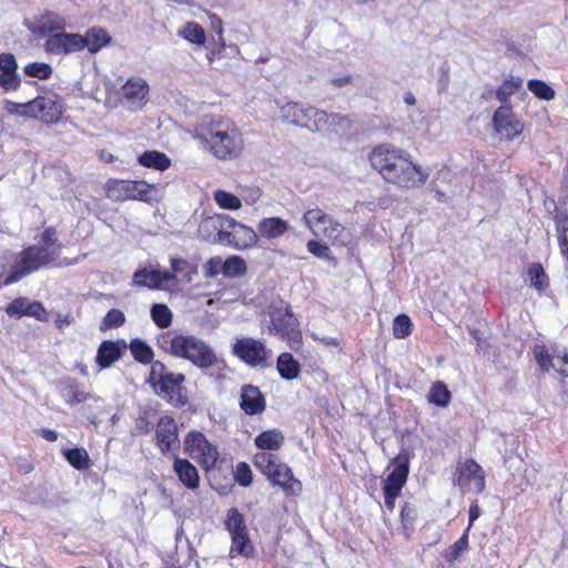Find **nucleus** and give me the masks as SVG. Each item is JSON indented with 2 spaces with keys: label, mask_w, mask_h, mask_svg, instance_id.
Listing matches in <instances>:
<instances>
[{
  "label": "nucleus",
  "mask_w": 568,
  "mask_h": 568,
  "mask_svg": "<svg viewBox=\"0 0 568 568\" xmlns=\"http://www.w3.org/2000/svg\"><path fill=\"white\" fill-rule=\"evenodd\" d=\"M257 242L256 232L233 217L224 214L213 244L233 246V248H250Z\"/></svg>",
  "instance_id": "8"
},
{
  "label": "nucleus",
  "mask_w": 568,
  "mask_h": 568,
  "mask_svg": "<svg viewBox=\"0 0 568 568\" xmlns=\"http://www.w3.org/2000/svg\"><path fill=\"white\" fill-rule=\"evenodd\" d=\"M552 353L558 361V368L556 369L557 373L561 377H568V349L567 348L560 349L558 346H554Z\"/></svg>",
  "instance_id": "59"
},
{
  "label": "nucleus",
  "mask_w": 568,
  "mask_h": 568,
  "mask_svg": "<svg viewBox=\"0 0 568 568\" xmlns=\"http://www.w3.org/2000/svg\"><path fill=\"white\" fill-rule=\"evenodd\" d=\"M325 229V235H318L317 239L324 242L327 246L343 247L347 246L351 242V233L348 230L336 220H332Z\"/></svg>",
  "instance_id": "26"
},
{
  "label": "nucleus",
  "mask_w": 568,
  "mask_h": 568,
  "mask_svg": "<svg viewBox=\"0 0 568 568\" xmlns=\"http://www.w3.org/2000/svg\"><path fill=\"white\" fill-rule=\"evenodd\" d=\"M105 194L115 202L141 201L150 202L155 185L143 180L130 181L121 179H109L105 182Z\"/></svg>",
  "instance_id": "9"
},
{
  "label": "nucleus",
  "mask_w": 568,
  "mask_h": 568,
  "mask_svg": "<svg viewBox=\"0 0 568 568\" xmlns=\"http://www.w3.org/2000/svg\"><path fill=\"white\" fill-rule=\"evenodd\" d=\"M281 462L277 455L270 452H258L253 456V465L263 475L270 474Z\"/></svg>",
  "instance_id": "48"
},
{
  "label": "nucleus",
  "mask_w": 568,
  "mask_h": 568,
  "mask_svg": "<svg viewBox=\"0 0 568 568\" xmlns=\"http://www.w3.org/2000/svg\"><path fill=\"white\" fill-rule=\"evenodd\" d=\"M149 90V84L144 79L133 77L120 88L119 94L121 101L131 109H140L146 102Z\"/></svg>",
  "instance_id": "19"
},
{
  "label": "nucleus",
  "mask_w": 568,
  "mask_h": 568,
  "mask_svg": "<svg viewBox=\"0 0 568 568\" xmlns=\"http://www.w3.org/2000/svg\"><path fill=\"white\" fill-rule=\"evenodd\" d=\"M4 109L10 114H18L24 118H30L29 115V106L26 103H18L12 101H6Z\"/></svg>",
  "instance_id": "61"
},
{
  "label": "nucleus",
  "mask_w": 568,
  "mask_h": 568,
  "mask_svg": "<svg viewBox=\"0 0 568 568\" xmlns=\"http://www.w3.org/2000/svg\"><path fill=\"white\" fill-rule=\"evenodd\" d=\"M172 280L178 278L183 283H191L193 281L194 275L197 274V265L195 263H191L184 258H172Z\"/></svg>",
  "instance_id": "37"
},
{
  "label": "nucleus",
  "mask_w": 568,
  "mask_h": 568,
  "mask_svg": "<svg viewBox=\"0 0 568 568\" xmlns=\"http://www.w3.org/2000/svg\"><path fill=\"white\" fill-rule=\"evenodd\" d=\"M410 455L402 449L392 460V470L383 481V493L400 495L409 475Z\"/></svg>",
  "instance_id": "15"
},
{
  "label": "nucleus",
  "mask_w": 568,
  "mask_h": 568,
  "mask_svg": "<svg viewBox=\"0 0 568 568\" xmlns=\"http://www.w3.org/2000/svg\"><path fill=\"white\" fill-rule=\"evenodd\" d=\"M29 115L48 125L57 124L61 121L65 111L61 98L58 94L51 97L37 95L27 102Z\"/></svg>",
  "instance_id": "13"
},
{
  "label": "nucleus",
  "mask_w": 568,
  "mask_h": 568,
  "mask_svg": "<svg viewBox=\"0 0 568 568\" xmlns=\"http://www.w3.org/2000/svg\"><path fill=\"white\" fill-rule=\"evenodd\" d=\"M213 200L223 210L236 211L242 207L241 199L225 190L214 191Z\"/></svg>",
  "instance_id": "52"
},
{
  "label": "nucleus",
  "mask_w": 568,
  "mask_h": 568,
  "mask_svg": "<svg viewBox=\"0 0 568 568\" xmlns=\"http://www.w3.org/2000/svg\"><path fill=\"white\" fill-rule=\"evenodd\" d=\"M193 138L219 161H235L244 151V138L237 124L222 115H203L194 125Z\"/></svg>",
  "instance_id": "2"
},
{
  "label": "nucleus",
  "mask_w": 568,
  "mask_h": 568,
  "mask_svg": "<svg viewBox=\"0 0 568 568\" xmlns=\"http://www.w3.org/2000/svg\"><path fill=\"white\" fill-rule=\"evenodd\" d=\"M275 466L276 468L264 476L272 485L281 487L286 495H298L302 491V483L294 477L291 467L283 462Z\"/></svg>",
  "instance_id": "21"
},
{
  "label": "nucleus",
  "mask_w": 568,
  "mask_h": 568,
  "mask_svg": "<svg viewBox=\"0 0 568 568\" xmlns=\"http://www.w3.org/2000/svg\"><path fill=\"white\" fill-rule=\"evenodd\" d=\"M240 408L250 416L260 415L266 409V399L261 389L252 384L241 387Z\"/></svg>",
  "instance_id": "22"
},
{
  "label": "nucleus",
  "mask_w": 568,
  "mask_h": 568,
  "mask_svg": "<svg viewBox=\"0 0 568 568\" xmlns=\"http://www.w3.org/2000/svg\"><path fill=\"white\" fill-rule=\"evenodd\" d=\"M172 280V274L168 271L158 270H138L133 275L136 285L148 286L150 288H160L163 284Z\"/></svg>",
  "instance_id": "28"
},
{
  "label": "nucleus",
  "mask_w": 568,
  "mask_h": 568,
  "mask_svg": "<svg viewBox=\"0 0 568 568\" xmlns=\"http://www.w3.org/2000/svg\"><path fill=\"white\" fill-rule=\"evenodd\" d=\"M254 444L263 452L278 450L284 444V435L276 428L264 430L255 437Z\"/></svg>",
  "instance_id": "35"
},
{
  "label": "nucleus",
  "mask_w": 568,
  "mask_h": 568,
  "mask_svg": "<svg viewBox=\"0 0 568 568\" xmlns=\"http://www.w3.org/2000/svg\"><path fill=\"white\" fill-rule=\"evenodd\" d=\"M268 333L284 341L297 352L303 344L301 323L287 303L271 304L268 307Z\"/></svg>",
  "instance_id": "6"
},
{
  "label": "nucleus",
  "mask_w": 568,
  "mask_h": 568,
  "mask_svg": "<svg viewBox=\"0 0 568 568\" xmlns=\"http://www.w3.org/2000/svg\"><path fill=\"white\" fill-rule=\"evenodd\" d=\"M82 34L59 31L45 39L43 48L48 54L68 55L82 51Z\"/></svg>",
  "instance_id": "17"
},
{
  "label": "nucleus",
  "mask_w": 568,
  "mask_h": 568,
  "mask_svg": "<svg viewBox=\"0 0 568 568\" xmlns=\"http://www.w3.org/2000/svg\"><path fill=\"white\" fill-rule=\"evenodd\" d=\"M172 469L184 488L191 491L200 488L201 477L199 469L187 458H182L174 454Z\"/></svg>",
  "instance_id": "20"
},
{
  "label": "nucleus",
  "mask_w": 568,
  "mask_h": 568,
  "mask_svg": "<svg viewBox=\"0 0 568 568\" xmlns=\"http://www.w3.org/2000/svg\"><path fill=\"white\" fill-rule=\"evenodd\" d=\"M527 87L540 100L550 101L555 98V90L545 81L531 79L528 81Z\"/></svg>",
  "instance_id": "55"
},
{
  "label": "nucleus",
  "mask_w": 568,
  "mask_h": 568,
  "mask_svg": "<svg viewBox=\"0 0 568 568\" xmlns=\"http://www.w3.org/2000/svg\"><path fill=\"white\" fill-rule=\"evenodd\" d=\"M281 112L285 122L313 133L322 132L323 122L327 119L326 111L300 102H287L282 106Z\"/></svg>",
  "instance_id": "10"
},
{
  "label": "nucleus",
  "mask_w": 568,
  "mask_h": 568,
  "mask_svg": "<svg viewBox=\"0 0 568 568\" xmlns=\"http://www.w3.org/2000/svg\"><path fill=\"white\" fill-rule=\"evenodd\" d=\"M524 280L538 292H544L549 287V278L542 265L538 262L527 266Z\"/></svg>",
  "instance_id": "34"
},
{
  "label": "nucleus",
  "mask_w": 568,
  "mask_h": 568,
  "mask_svg": "<svg viewBox=\"0 0 568 568\" xmlns=\"http://www.w3.org/2000/svg\"><path fill=\"white\" fill-rule=\"evenodd\" d=\"M276 368L283 379L292 381L301 374V364L288 352L277 356Z\"/></svg>",
  "instance_id": "33"
},
{
  "label": "nucleus",
  "mask_w": 568,
  "mask_h": 568,
  "mask_svg": "<svg viewBox=\"0 0 568 568\" xmlns=\"http://www.w3.org/2000/svg\"><path fill=\"white\" fill-rule=\"evenodd\" d=\"M61 251H21L16 256L0 257V287L18 282L40 267L68 266L72 262L59 260Z\"/></svg>",
  "instance_id": "4"
},
{
  "label": "nucleus",
  "mask_w": 568,
  "mask_h": 568,
  "mask_svg": "<svg viewBox=\"0 0 568 568\" xmlns=\"http://www.w3.org/2000/svg\"><path fill=\"white\" fill-rule=\"evenodd\" d=\"M58 242V232L53 226L45 227L41 234L40 243L44 246H53Z\"/></svg>",
  "instance_id": "62"
},
{
  "label": "nucleus",
  "mask_w": 568,
  "mask_h": 568,
  "mask_svg": "<svg viewBox=\"0 0 568 568\" xmlns=\"http://www.w3.org/2000/svg\"><path fill=\"white\" fill-rule=\"evenodd\" d=\"M232 354L251 367L265 368L270 366L272 352L261 339L242 337L232 345Z\"/></svg>",
  "instance_id": "11"
},
{
  "label": "nucleus",
  "mask_w": 568,
  "mask_h": 568,
  "mask_svg": "<svg viewBox=\"0 0 568 568\" xmlns=\"http://www.w3.org/2000/svg\"><path fill=\"white\" fill-rule=\"evenodd\" d=\"M125 323V315L121 310L111 308L100 323L102 332L121 327Z\"/></svg>",
  "instance_id": "57"
},
{
  "label": "nucleus",
  "mask_w": 568,
  "mask_h": 568,
  "mask_svg": "<svg viewBox=\"0 0 568 568\" xmlns=\"http://www.w3.org/2000/svg\"><path fill=\"white\" fill-rule=\"evenodd\" d=\"M427 400L435 406L447 407L452 400V393L444 382L436 381L430 385Z\"/></svg>",
  "instance_id": "42"
},
{
  "label": "nucleus",
  "mask_w": 568,
  "mask_h": 568,
  "mask_svg": "<svg viewBox=\"0 0 568 568\" xmlns=\"http://www.w3.org/2000/svg\"><path fill=\"white\" fill-rule=\"evenodd\" d=\"M111 40V36L104 28L91 27L82 36V50L88 49L91 54H95L110 44Z\"/></svg>",
  "instance_id": "27"
},
{
  "label": "nucleus",
  "mask_w": 568,
  "mask_h": 568,
  "mask_svg": "<svg viewBox=\"0 0 568 568\" xmlns=\"http://www.w3.org/2000/svg\"><path fill=\"white\" fill-rule=\"evenodd\" d=\"M61 396L71 406L93 398V395L84 390L82 385L74 378H67L62 382Z\"/></svg>",
  "instance_id": "29"
},
{
  "label": "nucleus",
  "mask_w": 568,
  "mask_h": 568,
  "mask_svg": "<svg viewBox=\"0 0 568 568\" xmlns=\"http://www.w3.org/2000/svg\"><path fill=\"white\" fill-rule=\"evenodd\" d=\"M138 162L140 165L159 171H165L171 166L170 158L160 151H145L139 155Z\"/></svg>",
  "instance_id": "36"
},
{
  "label": "nucleus",
  "mask_w": 568,
  "mask_h": 568,
  "mask_svg": "<svg viewBox=\"0 0 568 568\" xmlns=\"http://www.w3.org/2000/svg\"><path fill=\"white\" fill-rule=\"evenodd\" d=\"M231 549L230 554L233 557L235 555L245 557V558H253L255 555V547L250 538L248 532L244 535L233 536L231 538Z\"/></svg>",
  "instance_id": "45"
},
{
  "label": "nucleus",
  "mask_w": 568,
  "mask_h": 568,
  "mask_svg": "<svg viewBox=\"0 0 568 568\" xmlns=\"http://www.w3.org/2000/svg\"><path fill=\"white\" fill-rule=\"evenodd\" d=\"M67 28V20L58 12L45 10L39 14L34 20V27L30 30L39 36H47V38L59 31H64Z\"/></svg>",
  "instance_id": "24"
},
{
  "label": "nucleus",
  "mask_w": 568,
  "mask_h": 568,
  "mask_svg": "<svg viewBox=\"0 0 568 568\" xmlns=\"http://www.w3.org/2000/svg\"><path fill=\"white\" fill-rule=\"evenodd\" d=\"M234 480L242 487H248L253 483V473L247 463L241 462L236 464Z\"/></svg>",
  "instance_id": "58"
},
{
  "label": "nucleus",
  "mask_w": 568,
  "mask_h": 568,
  "mask_svg": "<svg viewBox=\"0 0 568 568\" xmlns=\"http://www.w3.org/2000/svg\"><path fill=\"white\" fill-rule=\"evenodd\" d=\"M153 426L145 416H140L135 420V430L139 435H146L152 430Z\"/></svg>",
  "instance_id": "63"
},
{
  "label": "nucleus",
  "mask_w": 568,
  "mask_h": 568,
  "mask_svg": "<svg viewBox=\"0 0 568 568\" xmlns=\"http://www.w3.org/2000/svg\"><path fill=\"white\" fill-rule=\"evenodd\" d=\"M413 333V323L408 315L399 314L393 321V336L404 339Z\"/></svg>",
  "instance_id": "54"
},
{
  "label": "nucleus",
  "mask_w": 568,
  "mask_h": 568,
  "mask_svg": "<svg viewBox=\"0 0 568 568\" xmlns=\"http://www.w3.org/2000/svg\"><path fill=\"white\" fill-rule=\"evenodd\" d=\"M183 449L189 457L197 462L205 474L217 468L219 462L222 460L217 446L211 443L204 433L196 429L186 433Z\"/></svg>",
  "instance_id": "7"
},
{
  "label": "nucleus",
  "mask_w": 568,
  "mask_h": 568,
  "mask_svg": "<svg viewBox=\"0 0 568 568\" xmlns=\"http://www.w3.org/2000/svg\"><path fill=\"white\" fill-rule=\"evenodd\" d=\"M20 85L16 57L12 53H0V88L4 91H17Z\"/></svg>",
  "instance_id": "23"
},
{
  "label": "nucleus",
  "mask_w": 568,
  "mask_h": 568,
  "mask_svg": "<svg viewBox=\"0 0 568 568\" xmlns=\"http://www.w3.org/2000/svg\"><path fill=\"white\" fill-rule=\"evenodd\" d=\"M469 527H467L463 535L452 546H449L443 554V558L452 564L456 561L460 555L468 549L469 546Z\"/></svg>",
  "instance_id": "49"
},
{
  "label": "nucleus",
  "mask_w": 568,
  "mask_h": 568,
  "mask_svg": "<svg viewBox=\"0 0 568 568\" xmlns=\"http://www.w3.org/2000/svg\"><path fill=\"white\" fill-rule=\"evenodd\" d=\"M68 463L78 470H85L90 467V457L84 448H69L63 452Z\"/></svg>",
  "instance_id": "50"
},
{
  "label": "nucleus",
  "mask_w": 568,
  "mask_h": 568,
  "mask_svg": "<svg viewBox=\"0 0 568 568\" xmlns=\"http://www.w3.org/2000/svg\"><path fill=\"white\" fill-rule=\"evenodd\" d=\"M552 220L556 226V235L560 248H568V211L555 206Z\"/></svg>",
  "instance_id": "40"
},
{
  "label": "nucleus",
  "mask_w": 568,
  "mask_h": 568,
  "mask_svg": "<svg viewBox=\"0 0 568 568\" xmlns=\"http://www.w3.org/2000/svg\"><path fill=\"white\" fill-rule=\"evenodd\" d=\"M223 263L224 260H222L220 256L210 258L205 264V276L213 278L219 274L223 275Z\"/></svg>",
  "instance_id": "60"
},
{
  "label": "nucleus",
  "mask_w": 568,
  "mask_h": 568,
  "mask_svg": "<svg viewBox=\"0 0 568 568\" xmlns=\"http://www.w3.org/2000/svg\"><path fill=\"white\" fill-rule=\"evenodd\" d=\"M6 313L9 317L21 318L23 316L33 317L40 322L49 321V312L39 301H30L27 297H17L6 306Z\"/></svg>",
  "instance_id": "18"
},
{
  "label": "nucleus",
  "mask_w": 568,
  "mask_h": 568,
  "mask_svg": "<svg viewBox=\"0 0 568 568\" xmlns=\"http://www.w3.org/2000/svg\"><path fill=\"white\" fill-rule=\"evenodd\" d=\"M151 318L160 328H168L172 324V312L165 304H153Z\"/></svg>",
  "instance_id": "53"
},
{
  "label": "nucleus",
  "mask_w": 568,
  "mask_h": 568,
  "mask_svg": "<svg viewBox=\"0 0 568 568\" xmlns=\"http://www.w3.org/2000/svg\"><path fill=\"white\" fill-rule=\"evenodd\" d=\"M224 214H214L207 217H204L197 229L199 235L209 243H214L216 240L219 226L221 223V217Z\"/></svg>",
  "instance_id": "44"
},
{
  "label": "nucleus",
  "mask_w": 568,
  "mask_h": 568,
  "mask_svg": "<svg viewBox=\"0 0 568 568\" xmlns=\"http://www.w3.org/2000/svg\"><path fill=\"white\" fill-rule=\"evenodd\" d=\"M368 162L385 183L399 190H415L423 186L428 173L404 149L389 143H379L368 153Z\"/></svg>",
  "instance_id": "1"
},
{
  "label": "nucleus",
  "mask_w": 568,
  "mask_h": 568,
  "mask_svg": "<svg viewBox=\"0 0 568 568\" xmlns=\"http://www.w3.org/2000/svg\"><path fill=\"white\" fill-rule=\"evenodd\" d=\"M453 480L454 485L462 490H468L473 487L477 494H481L486 488L485 470L473 458L457 463Z\"/></svg>",
  "instance_id": "14"
},
{
  "label": "nucleus",
  "mask_w": 568,
  "mask_h": 568,
  "mask_svg": "<svg viewBox=\"0 0 568 568\" xmlns=\"http://www.w3.org/2000/svg\"><path fill=\"white\" fill-rule=\"evenodd\" d=\"M288 230V223L281 217L262 219L257 225V231L262 237L277 239Z\"/></svg>",
  "instance_id": "32"
},
{
  "label": "nucleus",
  "mask_w": 568,
  "mask_h": 568,
  "mask_svg": "<svg viewBox=\"0 0 568 568\" xmlns=\"http://www.w3.org/2000/svg\"><path fill=\"white\" fill-rule=\"evenodd\" d=\"M158 346L164 353L189 361L202 371L217 366L220 373L216 375V378L224 379L226 377L225 371L227 365L225 361L220 359L207 343L194 335L168 331L158 337Z\"/></svg>",
  "instance_id": "3"
},
{
  "label": "nucleus",
  "mask_w": 568,
  "mask_h": 568,
  "mask_svg": "<svg viewBox=\"0 0 568 568\" xmlns=\"http://www.w3.org/2000/svg\"><path fill=\"white\" fill-rule=\"evenodd\" d=\"M148 381L154 392L174 407L180 408L187 404L184 374L170 372L163 362L155 361L152 363Z\"/></svg>",
  "instance_id": "5"
},
{
  "label": "nucleus",
  "mask_w": 568,
  "mask_h": 568,
  "mask_svg": "<svg viewBox=\"0 0 568 568\" xmlns=\"http://www.w3.org/2000/svg\"><path fill=\"white\" fill-rule=\"evenodd\" d=\"M223 276L226 278L242 277L247 272L246 262L237 255L229 256L223 263Z\"/></svg>",
  "instance_id": "47"
},
{
  "label": "nucleus",
  "mask_w": 568,
  "mask_h": 568,
  "mask_svg": "<svg viewBox=\"0 0 568 568\" xmlns=\"http://www.w3.org/2000/svg\"><path fill=\"white\" fill-rule=\"evenodd\" d=\"M326 116L327 119L323 122L322 132L343 136L348 134L354 126V121L348 115L326 112Z\"/></svg>",
  "instance_id": "30"
},
{
  "label": "nucleus",
  "mask_w": 568,
  "mask_h": 568,
  "mask_svg": "<svg viewBox=\"0 0 568 568\" xmlns=\"http://www.w3.org/2000/svg\"><path fill=\"white\" fill-rule=\"evenodd\" d=\"M224 526L231 538L248 532L243 514L235 507L227 510Z\"/></svg>",
  "instance_id": "41"
},
{
  "label": "nucleus",
  "mask_w": 568,
  "mask_h": 568,
  "mask_svg": "<svg viewBox=\"0 0 568 568\" xmlns=\"http://www.w3.org/2000/svg\"><path fill=\"white\" fill-rule=\"evenodd\" d=\"M491 125L495 134L501 141H514L525 130V123L517 116L513 105L498 106L493 114Z\"/></svg>",
  "instance_id": "12"
},
{
  "label": "nucleus",
  "mask_w": 568,
  "mask_h": 568,
  "mask_svg": "<svg viewBox=\"0 0 568 568\" xmlns=\"http://www.w3.org/2000/svg\"><path fill=\"white\" fill-rule=\"evenodd\" d=\"M417 517L418 514L416 507L413 504L405 501L399 511V521L403 535L406 539H410L413 536L416 529Z\"/></svg>",
  "instance_id": "38"
},
{
  "label": "nucleus",
  "mask_w": 568,
  "mask_h": 568,
  "mask_svg": "<svg viewBox=\"0 0 568 568\" xmlns=\"http://www.w3.org/2000/svg\"><path fill=\"white\" fill-rule=\"evenodd\" d=\"M557 346L556 344L548 347L545 343H537L532 347V356L535 362L537 363L539 369L544 373H549L554 366V358L556 356L552 353V347Z\"/></svg>",
  "instance_id": "39"
},
{
  "label": "nucleus",
  "mask_w": 568,
  "mask_h": 568,
  "mask_svg": "<svg viewBox=\"0 0 568 568\" xmlns=\"http://www.w3.org/2000/svg\"><path fill=\"white\" fill-rule=\"evenodd\" d=\"M129 348L131 351L133 358L136 362L144 364V365H146V364L152 365V363L154 362L153 361L154 352L151 348V346L148 345L144 341H142L140 338H133L129 344Z\"/></svg>",
  "instance_id": "46"
},
{
  "label": "nucleus",
  "mask_w": 568,
  "mask_h": 568,
  "mask_svg": "<svg viewBox=\"0 0 568 568\" xmlns=\"http://www.w3.org/2000/svg\"><path fill=\"white\" fill-rule=\"evenodd\" d=\"M180 34L189 42L202 45L205 43L206 37L203 27L194 21L186 22Z\"/></svg>",
  "instance_id": "51"
},
{
  "label": "nucleus",
  "mask_w": 568,
  "mask_h": 568,
  "mask_svg": "<svg viewBox=\"0 0 568 568\" xmlns=\"http://www.w3.org/2000/svg\"><path fill=\"white\" fill-rule=\"evenodd\" d=\"M128 348L124 339L103 341L97 352V364L100 368H108L119 361Z\"/></svg>",
  "instance_id": "25"
},
{
  "label": "nucleus",
  "mask_w": 568,
  "mask_h": 568,
  "mask_svg": "<svg viewBox=\"0 0 568 568\" xmlns=\"http://www.w3.org/2000/svg\"><path fill=\"white\" fill-rule=\"evenodd\" d=\"M154 445L162 455H168L180 446L179 427L170 415H163L158 419L154 429Z\"/></svg>",
  "instance_id": "16"
},
{
  "label": "nucleus",
  "mask_w": 568,
  "mask_h": 568,
  "mask_svg": "<svg viewBox=\"0 0 568 568\" xmlns=\"http://www.w3.org/2000/svg\"><path fill=\"white\" fill-rule=\"evenodd\" d=\"M333 217L325 213L320 207H314L305 211L303 215V221L305 225L310 229V231L317 237L318 235H325V226Z\"/></svg>",
  "instance_id": "31"
},
{
  "label": "nucleus",
  "mask_w": 568,
  "mask_h": 568,
  "mask_svg": "<svg viewBox=\"0 0 568 568\" xmlns=\"http://www.w3.org/2000/svg\"><path fill=\"white\" fill-rule=\"evenodd\" d=\"M523 87V79L510 77L503 81L496 90V99L501 105H511L509 103L511 95H514Z\"/></svg>",
  "instance_id": "43"
},
{
  "label": "nucleus",
  "mask_w": 568,
  "mask_h": 568,
  "mask_svg": "<svg viewBox=\"0 0 568 568\" xmlns=\"http://www.w3.org/2000/svg\"><path fill=\"white\" fill-rule=\"evenodd\" d=\"M74 318L71 314H58L54 321L55 327L63 331L73 323Z\"/></svg>",
  "instance_id": "64"
},
{
  "label": "nucleus",
  "mask_w": 568,
  "mask_h": 568,
  "mask_svg": "<svg viewBox=\"0 0 568 568\" xmlns=\"http://www.w3.org/2000/svg\"><path fill=\"white\" fill-rule=\"evenodd\" d=\"M23 72L26 75L31 78H37L39 80H48L51 78L53 70L49 63L30 62L24 65Z\"/></svg>",
  "instance_id": "56"
}]
</instances>
